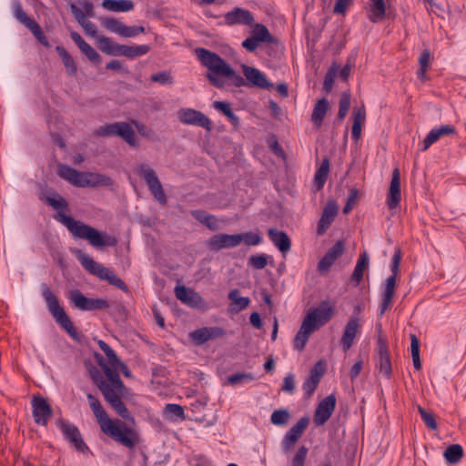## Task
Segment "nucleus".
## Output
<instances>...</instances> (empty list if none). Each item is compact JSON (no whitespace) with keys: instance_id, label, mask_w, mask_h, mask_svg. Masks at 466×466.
Returning <instances> with one entry per match:
<instances>
[{"instance_id":"f257e3e1","label":"nucleus","mask_w":466,"mask_h":466,"mask_svg":"<svg viewBox=\"0 0 466 466\" xmlns=\"http://www.w3.org/2000/svg\"><path fill=\"white\" fill-rule=\"evenodd\" d=\"M39 198L54 209L57 210L55 218L62 223L68 231L77 238L86 239L94 248L100 249L105 247H115L117 244V238L115 236L108 235L106 232L99 231L82 221L76 220L64 213L67 209V201L55 189H45L41 192Z\"/></svg>"},{"instance_id":"f03ea898","label":"nucleus","mask_w":466,"mask_h":466,"mask_svg":"<svg viewBox=\"0 0 466 466\" xmlns=\"http://www.w3.org/2000/svg\"><path fill=\"white\" fill-rule=\"evenodd\" d=\"M208 71L207 77L210 83L218 87L222 88L225 85V78L228 83L236 87H241L244 86H256L265 90H271L274 85L267 78L266 75L263 74L257 68L242 66L243 73L246 77L243 78L238 73H237L226 60H200Z\"/></svg>"},{"instance_id":"7ed1b4c3","label":"nucleus","mask_w":466,"mask_h":466,"mask_svg":"<svg viewBox=\"0 0 466 466\" xmlns=\"http://www.w3.org/2000/svg\"><path fill=\"white\" fill-rule=\"evenodd\" d=\"M86 399L101 431L116 442L127 448L130 451V459L134 458L135 447L140 441L138 432L120 420H111L99 400L93 394L87 393Z\"/></svg>"},{"instance_id":"20e7f679","label":"nucleus","mask_w":466,"mask_h":466,"mask_svg":"<svg viewBox=\"0 0 466 466\" xmlns=\"http://www.w3.org/2000/svg\"><path fill=\"white\" fill-rule=\"evenodd\" d=\"M57 175L77 187H109L113 185L110 177L99 173L78 171L66 164H60Z\"/></svg>"},{"instance_id":"39448f33","label":"nucleus","mask_w":466,"mask_h":466,"mask_svg":"<svg viewBox=\"0 0 466 466\" xmlns=\"http://www.w3.org/2000/svg\"><path fill=\"white\" fill-rule=\"evenodd\" d=\"M42 296L46 304V308L56 322L76 341H80L79 334L75 328L70 318L60 306L58 298L53 293L46 283L40 286Z\"/></svg>"},{"instance_id":"423d86ee","label":"nucleus","mask_w":466,"mask_h":466,"mask_svg":"<svg viewBox=\"0 0 466 466\" xmlns=\"http://www.w3.org/2000/svg\"><path fill=\"white\" fill-rule=\"evenodd\" d=\"M98 48L107 56H126L127 58H134L136 56L146 55L149 50V46L147 45H119L106 36H101L98 39Z\"/></svg>"},{"instance_id":"0eeeda50","label":"nucleus","mask_w":466,"mask_h":466,"mask_svg":"<svg viewBox=\"0 0 466 466\" xmlns=\"http://www.w3.org/2000/svg\"><path fill=\"white\" fill-rule=\"evenodd\" d=\"M94 135L100 137H119L132 147H138L136 133L127 122H114L99 127Z\"/></svg>"},{"instance_id":"6e6552de","label":"nucleus","mask_w":466,"mask_h":466,"mask_svg":"<svg viewBox=\"0 0 466 466\" xmlns=\"http://www.w3.org/2000/svg\"><path fill=\"white\" fill-rule=\"evenodd\" d=\"M401 260V251L400 248L396 249L390 264L391 275L385 280L384 289L382 292V299L380 305V315L382 316L384 312L390 307L396 289V279L400 270V264Z\"/></svg>"},{"instance_id":"1a4fd4ad","label":"nucleus","mask_w":466,"mask_h":466,"mask_svg":"<svg viewBox=\"0 0 466 466\" xmlns=\"http://www.w3.org/2000/svg\"><path fill=\"white\" fill-rule=\"evenodd\" d=\"M137 175L144 179L151 195L163 206L167 205V198L156 172L147 164H141Z\"/></svg>"},{"instance_id":"9d476101","label":"nucleus","mask_w":466,"mask_h":466,"mask_svg":"<svg viewBox=\"0 0 466 466\" xmlns=\"http://www.w3.org/2000/svg\"><path fill=\"white\" fill-rule=\"evenodd\" d=\"M56 424L61 431L64 438L74 446V448L81 453H87L90 451L88 446L83 440L79 429L73 423L62 418L56 420Z\"/></svg>"},{"instance_id":"9b49d317","label":"nucleus","mask_w":466,"mask_h":466,"mask_svg":"<svg viewBox=\"0 0 466 466\" xmlns=\"http://www.w3.org/2000/svg\"><path fill=\"white\" fill-rule=\"evenodd\" d=\"M68 299L76 309L83 311L103 310L109 308V302L106 299L86 298L79 289L71 290Z\"/></svg>"},{"instance_id":"f8f14e48","label":"nucleus","mask_w":466,"mask_h":466,"mask_svg":"<svg viewBox=\"0 0 466 466\" xmlns=\"http://www.w3.org/2000/svg\"><path fill=\"white\" fill-rule=\"evenodd\" d=\"M334 308L329 304V300H322L317 308L311 309L304 318L315 329L328 323L334 316Z\"/></svg>"},{"instance_id":"ddd939ff","label":"nucleus","mask_w":466,"mask_h":466,"mask_svg":"<svg viewBox=\"0 0 466 466\" xmlns=\"http://www.w3.org/2000/svg\"><path fill=\"white\" fill-rule=\"evenodd\" d=\"M105 400L111 406V408L124 420L132 419L131 414L125 403L121 400V394H123V390H117L116 388H113L109 383L105 384V386L99 390Z\"/></svg>"},{"instance_id":"4468645a","label":"nucleus","mask_w":466,"mask_h":466,"mask_svg":"<svg viewBox=\"0 0 466 466\" xmlns=\"http://www.w3.org/2000/svg\"><path fill=\"white\" fill-rule=\"evenodd\" d=\"M179 121L184 125L202 127L208 131L212 129V121L199 110L193 108H181L177 112Z\"/></svg>"},{"instance_id":"2eb2a0df","label":"nucleus","mask_w":466,"mask_h":466,"mask_svg":"<svg viewBox=\"0 0 466 466\" xmlns=\"http://www.w3.org/2000/svg\"><path fill=\"white\" fill-rule=\"evenodd\" d=\"M273 38H275V36L269 33L266 25L262 24H256L253 27L251 36L242 42V46L252 52L270 42Z\"/></svg>"},{"instance_id":"dca6fc26","label":"nucleus","mask_w":466,"mask_h":466,"mask_svg":"<svg viewBox=\"0 0 466 466\" xmlns=\"http://www.w3.org/2000/svg\"><path fill=\"white\" fill-rule=\"evenodd\" d=\"M309 421L308 416H303L286 432L281 441L282 450L285 452L292 449L295 443L301 438Z\"/></svg>"},{"instance_id":"f3484780","label":"nucleus","mask_w":466,"mask_h":466,"mask_svg":"<svg viewBox=\"0 0 466 466\" xmlns=\"http://www.w3.org/2000/svg\"><path fill=\"white\" fill-rule=\"evenodd\" d=\"M33 417L38 425L46 426L49 418L53 415V410L47 400L40 396H34L31 401Z\"/></svg>"},{"instance_id":"a211bd4d","label":"nucleus","mask_w":466,"mask_h":466,"mask_svg":"<svg viewBox=\"0 0 466 466\" xmlns=\"http://www.w3.org/2000/svg\"><path fill=\"white\" fill-rule=\"evenodd\" d=\"M335 407V395L330 394L325 397L322 400L319 401V403L316 407L313 416L314 423L318 426L325 424L334 412Z\"/></svg>"},{"instance_id":"6ab92c4d","label":"nucleus","mask_w":466,"mask_h":466,"mask_svg":"<svg viewBox=\"0 0 466 466\" xmlns=\"http://www.w3.org/2000/svg\"><path fill=\"white\" fill-rule=\"evenodd\" d=\"M240 244V238L237 234L218 233L212 236L207 242L211 251H219L223 248H231Z\"/></svg>"},{"instance_id":"aec40b11","label":"nucleus","mask_w":466,"mask_h":466,"mask_svg":"<svg viewBox=\"0 0 466 466\" xmlns=\"http://www.w3.org/2000/svg\"><path fill=\"white\" fill-rule=\"evenodd\" d=\"M226 335V330L218 326L203 327L193 330L189 336L198 345H203L208 340L217 339Z\"/></svg>"},{"instance_id":"412c9836","label":"nucleus","mask_w":466,"mask_h":466,"mask_svg":"<svg viewBox=\"0 0 466 466\" xmlns=\"http://www.w3.org/2000/svg\"><path fill=\"white\" fill-rule=\"evenodd\" d=\"M377 353L379 356L378 363L376 368L382 373L387 379H390L392 373L391 363L388 350V342L385 339L379 337L377 342Z\"/></svg>"},{"instance_id":"4be33fe9","label":"nucleus","mask_w":466,"mask_h":466,"mask_svg":"<svg viewBox=\"0 0 466 466\" xmlns=\"http://www.w3.org/2000/svg\"><path fill=\"white\" fill-rule=\"evenodd\" d=\"M175 295L183 304L193 309H199L204 303L203 298L198 292L185 286H176Z\"/></svg>"},{"instance_id":"5701e85b","label":"nucleus","mask_w":466,"mask_h":466,"mask_svg":"<svg viewBox=\"0 0 466 466\" xmlns=\"http://www.w3.org/2000/svg\"><path fill=\"white\" fill-rule=\"evenodd\" d=\"M401 199L400 193V174L399 168H394L387 195V205L390 209H395L399 207Z\"/></svg>"},{"instance_id":"b1692460","label":"nucleus","mask_w":466,"mask_h":466,"mask_svg":"<svg viewBox=\"0 0 466 466\" xmlns=\"http://www.w3.org/2000/svg\"><path fill=\"white\" fill-rule=\"evenodd\" d=\"M338 213V206L334 201H329L325 206L321 218L318 222L317 234L323 235L333 222Z\"/></svg>"},{"instance_id":"393cba45","label":"nucleus","mask_w":466,"mask_h":466,"mask_svg":"<svg viewBox=\"0 0 466 466\" xmlns=\"http://www.w3.org/2000/svg\"><path fill=\"white\" fill-rule=\"evenodd\" d=\"M226 24L228 25H249L254 22L252 14L246 9L236 7L234 10L228 12L225 15Z\"/></svg>"},{"instance_id":"a878e982","label":"nucleus","mask_w":466,"mask_h":466,"mask_svg":"<svg viewBox=\"0 0 466 466\" xmlns=\"http://www.w3.org/2000/svg\"><path fill=\"white\" fill-rule=\"evenodd\" d=\"M359 327L358 318L351 316L344 328L341 338L342 348L345 351L352 347Z\"/></svg>"},{"instance_id":"bb28decb","label":"nucleus","mask_w":466,"mask_h":466,"mask_svg":"<svg viewBox=\"0 0 466 466\" xmlns=\"http://www.w3.org/2000/svg\"><path fill=\"white\" fill-rule=\"evenodd\" d=\"M268 235L271 242L281 253L285 254L290 250L291 241L286 232L271 228L268 229Z\"/></svg>"},{"instance_id":"cd10ccee","label":"nucleus","mask_w":466,"mask_h":466,"mask_svg":"<svg viewBox=\"0 0 466 466\" xmlns=\"http://www.w3.org/2000/svg\"><path fill=\"white\" fill-rule=\"evenodd\" d=\"M320 365L321 361L317 362L314 368L310 370L309 376L303 382L302 389L307 397H310L319 385L324 371L322 368L319 370Z\"/></svg>"},{"instance_id":"c85d7f7f","label":"nucleus","mask_w":466,"mask_h":466,"mask_svg":"<svg viewBox=\"0 0 466 466\" xmlns=\"http://www.w3.org/2000/svg\"><path fill=\"white\" fill-rule=\"evenodd\" d=\"M76 257L86 270L100 279L104 269H106V267L96 262L93 258L85 254L81 250H77L76 252Z\"/></svg>"},{"instance_id":"c756f323","label":"nucleus","mask_w":466,"mask_h":466,"mask_svg":"<svg viewBox=\"0 0 466 466\" xmlns=\"http://www.w3.org/2000/svg\"><path fill=\"white\" fill-rule=\"evenodd\" d=\"M314 330H316L315 327L303 319L299 330L297 332L293 339L294 349L298 350L299 351L303 350L309 339V336Z\"/></svg>"},{"instance_id":"7c9ffc66","label":"nucleus","mask_w":466,"mask_h":466,"mask_svg":"<svg viewBox=\"0 0 466 466\" xmlns=\"http://www.w3.org/2000/svg\"><path fill=\"white\" fill-rule=\"evenodd\" d=\"M228 298L230 300L229 309L235 313L244 310L250 304V299L248 297H241L240 290L238 289H231Z\"/></svg>"},{"instance_id":"2f4dec72","label":"nucleus","mask_w":466,"mask_h":466,"mask_svg":"<svg viewBox=\"0 0 466 466\" xmlns=\"http://www.w3.org/2000/svg\"><path fill=\"white\" fill-rule=\"evenodd\" d=\"M191 216L199 223L206 226L212 231L219 229V225L217 218L214 215L208 213L203 209H195L191 211Z\"/></svg>"},{"instance_id":"473e14b6","label":"nucleus","mask_w":466,"mask_h":466,"mask_svg":"<svg viewBox=\"0 0 466 466\" xmlns=\"http://www.w3.org/2000/svg\"><path fill=\"white\" fill-rule=\"evenodd\" d=\"M98 356V354H96ZM99 364L102 367L104 373L107 380H109V385H112L113 388H116L117 390H124L126 389L124 382L119 377L116 370L111 369L106 363H104L103 357L99 355Z\"/></svg>"},{"instance_id":"72a5a7b5","label":"nucleus","mask_w":466,"mask_h":466,"mask_svg":"<svg viewBox=\"0 0 466 466\" xmlns=\"http://www.w3.org/2000/svg\"><path fill=\"white\" fill-rule=\"evenodd\" d=\"M329 107V104L327 98L322 97L318 100L311 115V120L316 127H319L322 125Z\"/></svg>"},{"instance_id":"f704fd0d","label":"nucleus","mask_w":466,"mask_h":466,"mask_svg":"<svg viewBox=\"0 0 466 466\" xmlns=\"http://www.w3.org/2000/svg\"><path fill=\"white\" fill-rule=\"evenodd\" d=\"M369 19L373 23L382 21L386 17V5L384 0H370Z\"/></svg>"},{"instance_id":"c9c22d12","label":"nucleus","mask_w":466,"mask_h":466,"mask_svg":"<svg viewBox=\"0 0 466 466\" xmlns=\"http://www.w3.org/2000/svg\"><path fill=\"white\" fill-rule=\"evenodd\" d=\"M101 5L113 12H128L134 8L132 0H103Z\"/></svg>"},{"instance_id":"e433bc0d","label":"nucleus","mask_w":466,"mask_h":466,"mask_svg":"<svg viewBox=\"0 0 466 466\" xmlns=\"http://www.w3.org/2000/svg\"><path fill=\"white\" fill-rule=\"evenodd\" d=\"M259 49L270 58H279L283 55L284 46L275 37L270 42L260 46Z\"/></svg>"},{"instance_id":"4c0bfd02","label":"nucleus","mask_w":466,"mask_h":466,"mask_svg":"<svg viewBox=\"0 0 466 466\" xmlns=\"http://www.w3.org/2000/svg\"><path fill=\"white\" fill-rule=\"evenodd\" d=\"M369 256L366 252L361 253L359 257L354 271L351 275V279L359 285L363 279L364 271L369 267Z\"/></svg>"},{"instance_id":"58836bf2","label":"nucleus","mask_w":466,"mask_h":466,"mask_svg":"<svg viewBox=\"0 0 466 466\" xmlns=\"http://www.w3.org/2000/svg\"><path fill=\"white\" fill-rule=\"evenodd\" d=\"M71 38L78 46L79 49L86 58H100V56L96 52V50L86 43L78 33L72 32Z\"/></svg>"},{"instance_id":"ea45409f","label":"nucleus","mask_w":466,"mask_h":466,"mask_svg":"<svg viewBox=\"0 0 466 466\" xmlns=\"http://www.w3.org/2000/svg\"><path fill=\"white\" fill-rule=\"evenodd\" d=\"M443 456L449 464H457L463 457V449L460 444H451L447 447Z\"/></svg>"},{"instance_id":"a19ab883","label":"nucleus","mask_w":466,"mask_h":466,"mask_svg":"<svg viewBox=\"0 0 466 466\" xmlns=\"http://www.w3.org/2000/svg\"><path fill=\"white\" fill-rule=\"evenodd\" d=\"M212 106L220 111L224 116L228 117V119L230 121V123L237 127L239 124V118L238 116L234 114L230 107V104L228 102L225 101H215L212 105Z\"/></svg>"},{"instance_id":"79ce46f5","label":"nucleus","mask_w":466,"mask_h":466,"mask_svg":"<svg viewBox=\"0 0 466 466\" xmlns=\"http://www.w3.org/2000/svg\"><path fill=\"white\" fill-rule=\"evenodd\" d=\"M13 9H14V16L15 19L24 25L26 28H28L30 25H32L35 20L29 17L25 11L23 9V6L19 0H15L13 3Z\"/></svg>"},{"instance_id":"37998d69","label":"nucleus","mask_w":466,"mask_h":466,"mask_svg":"<svg viewBox=\"0 0 466 466\" xmlns=\"http://www.w3.org/2000/svg\"><path fill=\"white\" fill-rule=\"evenodd\" d=\"M100 279L106 280L110 285L115 286L127 293L129 291L127 284L117 275H116L112 270H110L107 268L104 269V272L101 275Z\"/></svg>"},{"instance_id":"c03bdc74","label":"nucleus","mask_w":466,"mask_h":466,"mask_svg":"<svg viewBox=\"0 0 466 466\" xmlns=\"http://www.w3.org/2000/svg\"><path fill=\"white\" fill-rule=\"evenodd\" d=\"M329 170V160L328 157H325L322 160L320 167L316 171L315 177H314L315 183L319 189L322 188L324 184L326 183Z\"/></svg>"},{"instance_id":"a18cd8bd","label":"nucleus","mask_w":466,"mask_h":466,"mask_svg":"<svg viewBox=\"0 0 466 466\" xmlns=\"http://www.w3.org/2000/svg\"><path fill=\"white\" fill-rule=\"evenodd\" d=\"M339 68V65H338L336 62H334L332 64V66L329 68L328 72L326 73L324 82H323V90L326 93L331 92V90L333 88L335 78L338 76Z\"/></svg>"},{"instance_id":"49530a36","label":"nucleus","mask_w":466,"mask_h":466,"mask_svg":"<svg viewBox=\"0 0 466 466\" xmlns=\"http://www.w3.org/2000/svg\"><path fill=\"white\" fill-rule=\"evenodd\" d=\"M290 419V413L286 409L275 410L270 416V421L272 424L282 427L287 425Z\"/></svg>"},{"instance_id":"de8ad7c7","label":"nucleus","mask_w":466,"mask_h":466,"mask_svg":"<svg viewBox=\"0 0 466 466\" xmlns=\"http://www.w3.org/2000/svg\"><path fill=\"white\" fill-rule=\"evenodd\" d=\"M350 107V93L349 91H345L341 94L339 102V112H338V116H337L339 122H341L346 117Z\"/></svg>"},{"instance_id":"09e8293b","label":"nucleus","mask_w":466,"mask_h":466,"mask_svg":"<svg viewBox=\"0 0 466 466\" xmlns=\"http://www.w3.org/2000/svg\"><path fill=\"white\" fill-rule=\"evenodd\" d=\"M418 411L426 426L430 430L435 431L438 426L433 413L427 411L424 408H422L420 405L418 406Z\"/></svg>"},{"instance_id":"8fccbe9b","label":"nucleus","mask_w":466,"mask_h":466,"mask_svg":"<svg viewBox=\"0 0 466 466\" xmlns=\"http://www.w3.org/2000/svg\"><path fill=\"white\" fill-rule=\"evenodd\" d=\"M240 238V243L243 242L247 246H257L262 241L261 237L252 231L245 232L242 234H237Z\"/></svg>"},{"instance_id":"3c124183","label":"nucleus","mask_w":466,"mask_h":466,"mask_svg":"<svg viewBox=\"0 0 466 466\" xmlns=\"http://www.w3.org/2000/svg\"><path fill=\"white\" fill-rule=\"evenodd\" d=\"M27 29L34 35V36L37 39V41L40 44L46 47L50 46L47 37L46 36L41 26L36 23V21Z\"/></svg>"},{"instance_id":"603ef678","label":"nucleus","mask_w":466,"mask_h":466,"mask_svg":"<svg viewBox=\"0 0 466 466\" xmlns=\"http://www.w3.org/2000/svg\"><path fill=\"white\" fill-rule=\"evenodd\" d=\"M98 346L100 350L106 354L111 365L116 368V362H119V359L116 352L106 342L102 339L98 340Z\"/></svg>"},{"instance_id":"864d4df0","label":"nucleus","mask_w":466,"mask_h":466,"mask_svg":"<svg viewBox=\"0 0 466 466\" xmlns=\"http://www.w3.org/2000/svg\"><path fill=\"white\" fill-rule=\"evenodd\" d=\"M131 124L136 127L138 134L143 137H146L147 139H153V137L156 135L155 131L153 129L149 128L144 123H141L137 120H132Z\"/></svg>"},{"instance_id":"5fc2aeb1","label":"nucleus","mask_w":466,"mask_h":466,"mask_svg":"<svg viewBox=\"0 0 466 466\" xmlns=\"http://www.w3.org/2000/svg\"><path fill=\"white\" fill-rule=\"evenodd\" d=\"M248 264L256 269H262L268 264V256L266 254L253 255L248 258Z\"/></svg>"},{"instance_id":"6e6d98bb","label":"nucleus","mask_w":466,"mask_h":466,"mask_svg":"<svg viewBox=\"0 0 466 466\" xmlns=\"http://www.w3.org/2000/svg\"><path fill=\"white\" fill-rule=\"evenodd\" d=\"M151 81L160 85L173 84V76L169 71H161L151 76Z\"/></svg>"},{"instance_id":"4d7b16f0","label":"nucleus","mask_w":466,"mask_h":466,"mask_svg":"<svg viewBox=\"0 0 466 466\" xmlns=\"http://www.w3.org/2000/svg\"><path fill=\"white\" fill-rule=\"evenodd\" d=\"M308 451H309V449L305 445L300 446L298 449L295 456L292 459L291 465L292 466H304Z\"/></svg>"},{"instance_id":"13d9d810","label":"nucleus","mask_w":466,"mask_h":466,"mask_svg":"<svg viewBox=\"0 0 466 466\" xmlns=\"http://www.w3.org/2000/svg\"><path fill=\"white\" fill-rule=\"evenodd\" d=\"M254 380V376L251 373H236L228 378V381L231 385L240 384L243 382H249Z\"/></svg>"},{"instance_id":"bf43d9fd","label":"nucleus","mask_w":466,"mask_h":466,"mask_svg":"<svg viewBox=\"0 0 466 466\" xmlns=\"http://www.w3.org/2000/svg\"><path fill=\"white\" fill-rule=\"evenodd\" d=\"M344 248L343 241L338 240L330 248H329L326 255L336 261L343 254Z\"/></svg>"},{"instance_id":"052dcab7","label":"nucleus","mask_w":466,"mask_h":466,"mask_svg":"<svg viewBox=\"0 0 466 466\" xmlns=\"http://www.w3.org/2000/svg\"><path fill=\"white\" fill-rule=\"evenodd\" d=\"M89 375L94 384H96L99 390H101L105 386V384L108 383L104 378V375L96 367H93L92 369L89 370Z\"/></svg>"},{"instance_id":"680f3d73","label":"nucleus","mask_w":466,"mask_h":466,"mask_svg":"<svg viewBox=\"0 0 466 466\" xmlns=\"http://www.w3.org/2000/svg\"><path fill=\"white\" fill-rule=\"evenodd\" d=\"M144 32H145L144 26L126 25L124 24L120 35L123 37H134V36H137V35H139L140 33H144Z\"/></svg>"},{"instance_id":"e2e57ef3","label":"nucleus","mask_w":466,"mask_h":466,"mask_svg":"<svg viewBox=\"0 0 466 466\" xmlns=\"http://www.w3.org/2000/svg\"><path fill=\"white\" fill-rule=\"evenodd\" d=\"M104 25L110 32L116 33L120 35L124 23L116 18H106L104 23Z\"/></svg>"},{"instance_id":"0e129e2a","label":"nucleus","mask_w":466,"mask_h":466,"mask_svg":"<svg viewBox=\"0 0 466 466\" xmlns=\"http://www.w3.org/2000/svg\"><path fill=\"white\" fill-rule=\"evenodd\" d=\"M165 411L167 414H170L171 416L176 417V418L183 419L185 417L184 409L181 405H178V404H175V403L167 404L165 407Z\"/></svg>"},{"instance_id":"69168bd1","label":"nucleus","mask_w":466,"mask_h":466,"mask_svg":"<svg viewBox=\"0 0 466 466\" xmlns=\"http://www.w3.org/2000/svg\"><path fill=\"white\" fill-rule=\"evenodd\" d=\"M358 194H359V191L356 188H352L350 190L347 203L345 204V206L343 207V209H342V212L344 214H348L352 210L353 206L356 203Z\"/></svg>"},{"instance_id":"338daca9","label":"nucleus","mask_w":466,"mask_h":466,"mask_svg":"<svg viewBox=\"0 0 466 466\" xmlns=\"http://www.w3.org/2000/svg\"><path fill=\"white\" fill-rule=\"evenodd\" d=\"M281 390L289 394H293L295 390V376L289 373L283 380Z\"/></svg>"},{"instance_id":"774afa93","label":"nucleus","mask_w":466,"mask_h":466,"mask_svg":"<svg viewBox=\"0 0 466 466\" xmlns=\"http://www.w3.org/2000/svg\"><path fill=\"white\" fill-rule=\"evenodd\" d=\"M70 9L76 20L81 26L88 21L86 14L80 8H78L74 3L70 4Z\"/></svg>"}]
</instances>
